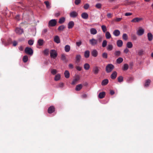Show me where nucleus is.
<instances>
[{
    "instance_id": "cd10ccee",
    "label": "nucleus",
    "mask_w": 153,
    "mask_h": 153,
    "mask_svg": "<svg viewBox=\"0 0 153 153\" xmlns=\"http://www.w3.org/2000/svg\"><path fill=\"white\" fill-rule=\"evenodd\" d=\"M90 55V52L89 51H85L84 53V56L86 58H88L89 57Z\"/></svg>"
},
{
    "instance_id": "680f3d73",
    "label": "nucleus",
    "mask_w": 153,
    "mask_h": 153,
    "mask_svg": "<svg viewBox=\"0 0 153 153\" xmlns=\"http://www.w3.org/2000/svg\"><path fill=\"white\" fill-rule=\"evenodd\" d=\"M123 52L125 53L126 54L129 52V50L128 48H126L124 50Z\"/></svg>"
},
{
    "instance_id": "e2e57ef3",
    "label": "nucleus",
    "mask_w": 153,
    "mask_h": 153,
    "mask_svg": "<svg viewBox=\"0 0 153 153\" xmlns=\"http://www.w3.org/2000/svg\"><path fill=\"white\" fill-rule=\"evenodd\" d=\"M80 0H75V3L76 5H78L80 3Z\"/></svg>"
},
{
    "instance_id": "f3484780",
    "label": "nucleus",
    "mask_w": 153,
    "mask_h": 153,
    "mask_svg": "<svg viewBox=\"0 0 153 153\" xmlns=\"http://www.w3.org/2000/svg\"><path fill=\"white\" fill-rule=\"evenodd\" d=\"M105 36L107 39H109L111 37V35L109 31H106L105 32Z\"/></svg>"
},
{
    "instance_id": "a211bd4d",
    "label": "nucleus",
    "mask_w": 153,
    "mask_h": 153,
    "mask_svg": "<svg viewBox=\"0 0 153 153\" xmlns=\"http://www.w3.org/2000/svg\"><path fill=\"white\" fill-rule=\"evenodd\" d=\"M82 18L84 19H87L88 18V15L86 13H83L81 14Z\"/></svg>"
},
{
    "instance_id": "a878e982",
    "label": "nucleus",
    "mask_w": 153,
    "mask_h": 153,
    "mask_svg": "<svg viewBox=\"0 0 153 153\" xmlns=\"http://www.w3.org/2000/svg\"><path fill=\"white\" fill-rule=\"evenodd\" d=\"M61 78L60 75L59 74H58L56 75L55 76L54 79L56 81H57L60 80Z\"/></svg>"
},
{
    "instance_id": "052dcab7",
    "label": "nucleus",
    "mask_w": 153,
    "mask_h": 153,
    "mask_svg": "<svg viewBox=\"0 0 153 153\" xmlns=\"http://www.w3.org/2000/svg\"><path fill=\"white\" fill-rule=\"evenodd\" d=\"M64 86V84L63 83L60 82L58 85V87L62 88Z\"/></svg>"
},
{
    "instance_id": "1a4fd4ad",
    "label": "nucleus",
    "mask_w": 153,
    "mask_h": 153,
    "mask_svg": "<svg viewBox=\"0 0 153 153\" xmlns=\"http://www.w3.org/2000/svg\"><path fill=\"white\" fill-rule=\"evenodd\" d=\"M143 19L142 18L136 17L131 20V22L133 23L138 22L143 20Z\"/></svg>"
},
{
    "instance_id": "7c9ffc66",
    "label": "nucleus",
    "mask_w": 153,
    "mask_h": 153,
    "mask_svg": "<svg viewBox=\"0 0 153 153\" xmlns=\"http://www.w3.org/2000/svg\"><path fill=\"white\" fill-rule=\"evenodd\" d=\"M84 69L85 70H88L90 67V65L88 63H85L84 64Z\"/></svg>"
},
{
    "instance_id": "5701e85b",
    "label": "nucleus",
    "mask_w": 153,
    "mask_h": 153,
    "mask_svg": "<svg viewBox=\"0 0 153 153\" xmlns=\"http://www.w3.org/2000/svg\"><path fill=\"white\" fill-rule=\"evenodd\" d=\"M44 43L43 40L42 39H39L37 41V44L39 46H42Z\"/></svg>"
},
{
    "instance_id": "c756f323",
    "label": "nucleus",
    "mask_w": 153,
    "mask_h": 153,
    "mask_svg": "<svg viewBox=\"0 0 153 153\" xmlns=\"http://www.w3.org/2000/svg\"><path fill=\"white\" fill-rule=\"evenodd\" d=\"M64 75L65 77L67 78H68L69 77L70 74L68 71L66 70L65 71Z\"/></svg>"
},
{
    "instance_id": "0e129e2a",
    "label": "nucleus",
    "mask_w": 153,
    "mask_h": 153,
    "mask_svg": "<svg viewBox=\"0 0 153 153\" xmlns=\"http://www.w3.org/2000/svg\"><path fill=\"white\" fill-rule=\"evenodd\" d=\"M61 59L63 60H65L66 59V57L64 54H62L61 56Z\"/></svg>"
},
{
    "instance_id": "c9c22d12",
    "label": "nucleus",
    "mask_w": 153,
    "mask_h": 153,
    "mask_svg": "<svg viewBox=\"0 0 153 153\" xmlns=\"http://www.w3.org/2000/svg\"><path fill=\"white\" fill-rule=\"evenodd\" d=\"M137 54L139 55H141L143 54L144 51L143 49L139 50L137 52Z\"/></svg>"
},
{
    "instance_id": "49530a36",
    "label": "nucleus",
    "mask_w": 153,
    "mask_h": 153,
    "mask_svg": "<svg viewBox=\"0 0 153 153\" xmlns=\"http://www.w3.org/2000/svg\"><path fill=\"white\" fill-rule=\"evenodd\" d=\"M44 3L46 5V7L48 9H49L51 7L50 4L48 1H45L44 2Z\"/></svg>"
},
{
    "instance_id": "ddd939ff",
    "label": "nucleus",
    "mask_w": 153,
    "mask_h": 153,
    "mask_svg": "<svg viewBox=\"0 0 153 153\" xmlns=\"http://www.w3.org/2000/svg\"><path fill=\"white\" fill-rule=\"evenodd\" d=\"M74 22L71 21L68 24V29H71L74 27Z\"/></svg>"
},
{
    "instance_id": "7ed1b4c3",
    "label": "nucleus",
    "mask_w": 153,
    "mask_h": 153,
    "mask_svg": "<svg viewBox=\"0 0 153 153\" xmlns=\"http://www.w3.org/2000/svg\"><path fill=\"white\" fill-rule=\"evenodd\" d=\"M114 68V65L111 64H108L106 67V71L107 73L111 72Z\"/></svg>"
},
{
    "instance_id": "4468645a",
    "label": "nucleus",
    "mask_w": 153,
    "mask_h": 153,
    "mask_svg": "<svg viewBox=\"0 0 153 153\" xmlns=\"http://www.w3.org/2000/svg\"><path fill=\"white\" fill-rule=\"evenodd\" d=\"M55 111L54 107L53 106H50L48 110L49 113L51 114L53 113Z\"/></svg>"
},
{
    "instance_id": "6ab92c4d",
    "label": "nucleus",
    "mask_w": 153,
    "mask_h": 153,
    "mask_svg": "<svg viewBox=\"0 0 153 153\" xmlns=\"http://www.w3.org/2000/svg\"><path fill=\"white\" fill-rule=\"evenodd\" d=\"M54 41L57 43H59L60 42V39L59 37L57 36H55L54 37Z\"/></svg>"
},
{
    "instance_id": "37998d69",
    "label": "nucleus",
    "mask_w": 153,
    "mask_h": 153,
    "mask_svg": "<svg viewBox=\"0 0 153 153\" xmlns=\"http://www.w3.org/2000/svg\"><path fill=\"white\" fill-rule=\"evenodd\" d=\"M107 42L106 40H104L103 41L102 46L103 48L105 47L107 44Z\"/></svg>"
},
{
    "instance_id": "4be33fe9",
    "label": "nucleus",
    "mask_w": 153,
    "mask_h": 153,
    "mask_svg": "<svg viewBox=\"0 0 153 153\" xmlns=\"http://www.w3.org/2000/svg\"><path fill=\"white\" fill-rule=\"evenodd\" d=\"M105 92H100V93H99L98 95V97L100 99H102L105 97Z\"/></svg>"
},
{
    "instance_id": "412c9836",
    "label": "nucleus",
    "mask_w": 153,
    "mask_h": 153,
    "mask_svg": "<svg viewBox=\"0 0 153 153\" xmlns=\"http://www.w3.org/2000/svg\"><path fill=\"white\" fill-rule=\"evenodd\" d=\"M117 45L119 47H121L123 45V42L121 40H119L117 41Z\"/></svg>"
},
{
    "instance_id": "dca6fc26",
    "label": "nucleus",
    "mask_w": 153,
    "mask_h": 153,
    "mask_svg": "<svg viewBox=\"0 0 153 153\" xmlns=\"http://www.w3.org/2000/svg\"><path fill=\"white\" fill-rule=\"evenodd\" d=\"M90 32L91 34L95 35L97 34V31L96 29L94 28H91L90 30Z\"/></svg>"
},
{
    "instance_id": "aec40b11",
    "label": "nucleus",
    "mask_w": 153,
    "mask_h": 153,
    "mask_svg": "<svg viewBox=\"0 0 153 153\" xmlns=\"http://www.w3.org/2000/svg\"><path fill=\"white\" fill-rule=\"evenodd\" d=\"M117 73L116 71H114L111 74V77L112 79H114L117 76Z\"/></svg>"
},
{
    "instance_id": "a18cd8bd",
    "label": "nucleus",
    "mask_w": 153,
    "mask_h": 153,
    "mask_svg": "<svg viewBox=\"0 0 153 153\" xmlns=\"http://www.w3.org/2000/svg\"><path fill=\"white\" fill-rule=\"evenodd\" d=\"M81 56L80 55H76V61L77 62H79L80 61V60L81 59Z\"/></svg>"
},
{
    "instance_id": "69168bd1",
    "label": "nucleus",
    "mask_w": 153,
    "mask_h": 153,
    "mask_svg": "<svg viewBox=\"0 0 153 153\" xmlns=\"http://www.w3.org/2000/svg\"><path fill=\"white\" fill-rule=\"evenodd\" d=\"M132 15V13H126L125 14V16H128Z\"/></svg>"
},
{
    "instance_id": "13d9d810",
    "label": "nucleus",
    "mask_w": 153,
    "mask_h": 153,
    "mask_svg": "<svg viewBox=\"0 0 153 153\" xmlns=\"http://www.w3.org/2000/svg\"><path fill=\"white\" fill-rule=\"evenodd\" d=\"M89 5L88 4H86L84 5V7L85 9H87L89 8Z\"/></svg>"
},
{
    "instance_id": "473e14b6",
    "label": "nucleus",
    "mask_w": 153,
    "mask_h": 153,
    "mask_svg": "<svg viewBox=\"0 0 153 153\" xmlns=\"http://www.w3.org/2000/svg\"><path fill=\"white\" fill-rule=\"evenodd\" d=\"M128 65L127 64H125L124 65L123 67L122 68V69L123 71H126L128 70Z\"/></svg>"
},
{
    "instance_id": "6e6552de",
    "label": "nucleus",
    "mask_w": 153,
    "mask_h": 153,
    "mask_svg": "<svg viewBox=\"0 0 153 153\" xmlns=\"http://www.w3.org/2000/svg\"><path fill=\"white\" fill-rule=\"evenodd\" d=\"M15 31L17 34L19 35L22 34L23 32V30L20 28L19 27L16 28L15 30Z\"/></svg>"
},
{
    "instance_id": "f8f14e48",
    "label": "nucleus",
    "mask_w": 153,
    "mask_h": 153,
    "mask_svg": "<svg viewBox=\"0 0 153 153\" xmlns=\"http://www.w3.org/2000/svg\"><path fill=\"white\" fill-rule=\"evenodd\" d=\"M120 33V31L118 30H115L113 32V34L115 36H119Z\"/></svg>"
},
{
    "instance_id": "39448f33",
    "label": "nucleus",
    "mask_w": 153,
    "mask_h": 153,
    "mask_svg": "<svg viewBox=\"0 0 153 153\" xmlns=\"http://www.w3.org/2000/svg\"><path fill=\"white\" fill-rule=\"evenodd\" d=\"M56 23L57 22L56 19H51L48 22V26L50 27H54L56 25Z\"/></svg>"
},
{
    "instance_id": "de8ad7c7",
    "label": "nucleus",
    "mask_w": 153,
    "mask_h": 153,
    "mask_svg": "<svg viewBox=\"0 0 153 153\" xmlns=\"http://www.w3.org/2000/svg\"><path fill=\"white\" fill-rule=\"evenodd\" d=\"M34 41L33 40L30 39L28 41V44L30 45H32L34 43Z\"/></svg>"
},
{
    "instance_id": "8fccbe9b",
    "label": "nucleus",
    "mask_w": 153,
    "mask_h": 153,
    "mask_svg": "<svg viewBox=\"0 0 153 153\" xmlns=\"http://www.w3.org/2000/svg\"><path fill=\"white\" fill-rule=\"evenodd\" d=\"M102 57L105 59H107L108 57V54L106 53H103L102 54Z\"/></svg>"
},
{
    "instance_id": "5fc2aeb1",
    "label": "nucleus",
    "mask_w": 153,
    "mask_h": 153,
    "mask_svg": "<svg viewBox=\"0 0 153 153\" xmlns=\"http://www.w3.org/2000/svg\"><path fill=\"white\" fill-rule=\"evenodd\" d=\"M107 16L108 18H111L113 16V14L111 13H108L107 14Z\"/></svg>"
},
{
    "instance_id": "f704fd0d",
    "label": "nucleus",
    "mask_w": 153,
    "mask_h": 153,
    "mask_svg": "<svg viewBox=\"0 0 153 153\" xmlns=\"http://www.w3.org/2000/svg\"><path fill=\"white\" fill-rule=\"evenodd\" d=\"M107 50L111 51L113 49V47L111 45H108L106 47Z\"/></svg>"
},
{
    "instance_id": "72a5a7b5",
    "label": "nucleus",
    "mask_w": 153,
    "mask_h": 153,
    "mask_svg": "<svg viewBox=\"0 0 153 153\" xmlns=\"http://www.w3.org/2000/svg\"><path fill=\"white\" fill-rule=\"evenodd\" d=\"M123 61V59L122 58L119 57L117 59L116 61L117 63L120 64Z\"/></svg>"
},
{
    "instance_id": "b1692460",
    "label": "nucleus",
    "mask_w": 153,
    "mask_h": 153,
    "mask_svg": "<svg viewBox=\"0 0 153 153\" xmlns=\"http://www.w3.org/2000/svg\"><path fill=\"white\" fill-rule=\"evenodd\" d=\"M82 85L81 84H79L76 86L75 90L76 91H79L82 88Z\"/></svg>"
},
{
    "instance_id": "9b49d317",
    "label": "nucleus",
    "mask_w": 153,
    "mask_h": 153,
    "mask_svg": "<svg viewBox=\"0 0 153 153\" xmlns=\"http://www.w3.org/2000/svg\"><path fill=\"white\" fill-rule=\"evenodd\" d=\"M78 15V13L76 11H73L70 13V16L71 17L75 18Z\"/></svg>"
},
{
    "instance_id": "c03bdc74",
    "label": "nucleus",
    "mask_w": 153,
    "mask_h": 153,
    "mask_svg": "<svg viewBox=\"0 0 153 153\" xmlns=\"http://www.w3.org/2000/svg\"><path fill=\"white\" fill-rule=\"evenodd\" d=\"M28 60V56L26 55L24 56L23 58V61L24 62H26Z\"/></svg>"
},
{
    "instance_id": "09e8293b",
    "label": "nucleus",
    "mask_w": 153,
    "mask_h": 153,
    "mask_svg": "<svg viewBox=\"0 0 153 153\" xmlns=\"http://www.w3.org/2000/svg\"><path fill=\"white\" fill-rule=\"evenodd\" d=\"M118 81L121 82L123 81V78L122 76H120L118 78Z\"/></svg>"
},
{
    "instance_id": "79ce46f5",
    "label": "nucleus",
    "mask_w": 153,
    "mask_h": 153,
    "mask_svg": "<svg viewBox=\"0 0 153 153\" xmlns=\"http://www.w3.org/2000/svg\"><path fill=\"white\" fill-rule=\"evenodd\" d=\"M122 19V17H121V18L116 17L113 19V21L114 22H119V21H121Z\"/></svg>"
},
{
    "instance_id": "393cba45",
    "label": "nucleus",
    "mask_w": 153,
    "mask_h": 153,
    "mask_svg": "<svg viewBox=\"0 0 153 153\" xmlns=\"http://www.w3.org/2000/svg\"><path fill=\"white\" fill-rule=\"evenodd\" d=\"M126 46L128 48H131L133 47V44L131 42H128L126 44Z\"/></svg>"
},
{
    "instance_id": "2f4dec72",
    "label": "nucleus",
    "mask_w": 153,
    "mask_h": 153,
    "mask_svg": "<svg viewBox=\"0 0 153 153\" xmlns=\"http://www.w3.org/2000/svg\"><path fill=\"white\" fill-rule=\"evenodd\" d=\"M70 50V46L69 45H66L65 47V52H68Z\"/></svg>"
},
{
    "instance_id": "603ef678",
    "label": "nucleus",
    "mask_w": 153,
    "mask_h": 153,
    "mask_svg": "<svg viewBox=\"0 0 153 153\" xmlns=\"http://www.w3.org/2000/svg\"><path fill=\"white\" fill-rule=\"evenodd\" d=\"M120 51H116L114 53V55L117 56H119L120 54Z\"/></svg>"
},
{
    "instance_id": "423d86ee",
    "label": "nucleus",
    "mask_w": 153,
    "mask_h": 153,
    "mask_svg": "<svg viewBox=\"0 0 153 153\" xmlns=\"http://www.w3.org/2000/svg\"><path fill=\"white\" fill-rule=\"evenodd\" d=\"M144 29L142 27H140L137 31V34L138 35L141 36L144 34Z\"/></svg>"
},
{
    "instance_id": "0eeeda50",
    "label": "nucleus",
    "mask_w": 153,
    "mask_h": 153,
    "mask_svg": "<svg viewBox=\"0 0 153 153\" xmlns=\"http://www.w3.org/2000/svg\"><path fill=\"white\" fill-rule=\"evenodd\" d=\"M100 68L97 66H95L93 67V71L94 74H97L100 71Z\"/></svg>"
},
{
    "instance_id": "4d7b16f0",
    "label": "nucleus",
    "mask_w": 153,
    "mask_h": 153,
    "mask_svg": "<svg viewBox=\"0 0 153 153\" xmlns=\"http://www.w3.org/2000/svg\"><path fill=\"white\" fill-rule=\"evenodd\" d=\"M49 50L48 49H46L44 51V54L45 55H47L48 54Z\"/></svg>"
},
{
    "instance_id": "bf43d9fd",
    "label": "nucleus",
    "mask_w": 153,
    "mask_h": 153,
    "mask_svg": "<svg viewBox=\"0 0 153 153\" xmlns=\"http://www.w3.org/2000/svg\"><path fill=\"white\" fill-rule=\"evenodd\" d=\"M82 44V42L81 41H79L78 42H77L76 43V45L79 47Z\"/></svg>"
},
{
    "instance_id": "774afa93",
    "label": "nucleus",
    "mask_w": 153,
    "mask_h": 153,
    "mask_svg": "<svg viewBox=\"0 0 153 153\" xmlns=\"http://www.w3.org/2000/svg\"><path fill=\"white\" fill-rule=\"evenodd\" d=\"M17 44V42L16 41H14L13 42V45L14 46H16Z\"/></svg>"
},
{
    "instance_id": "58836bf2",
    "label": "nucleus",
    "mask_w": 153,
    "mask_h": 153,
    "mask_svg": "<svg viewBox=\"0 0 153 153\" xmlns=\"http://www.w3.org/2000/svg\"><path fill=\"white\" fill-rule=\"evenodd\" d=\"M51 72L53 75H54L57 73V71L56 69H51Z\"/></svg>"
},
{
    "instance_id": "3c124183",
    "label": "nucleus",
    "mask_w": 153,
    "mask_h": 153,
    "mask_svg": "<svg viewBox=\"0 0 153 153\" xmlns=\"http://www.w3.org/2000/svg\"><path fill=\"white\" fill-rule=\"evenodd\" d=\"M96 7L98 9L102 7V4H101L98 3L96 4Z\"/></svg>"
},
{
    "instance_id": "338daca9",
    "label": "nucleus",
    "mask_w": 153,
    "mask_h": 153,
    "mask_svg": "<svg viewBox=\"0 0 153 153\" xmlns=\"http://www.w3.org/2000/svg\"><path fill=\"white\" fill-rule=\"evenodd\" d=\"M76 69L77 70L80 71L81 70L82 68L80 66H77L76 67Z\"/></svg>"
},
{
    "instance_id": "20e7f679",
    "label": "nucleus",
    "mask_w": 153,
    "mask_h": 153,
    "mask_svg": "<svg viewBox=\"0 0 153 153\" xmlns=\"http://www.w3.org/2000/svg\"><path fill=\"white\" fill-rule=\"evenodd\" d=\"M25 53L30 55H32L33 53V50L30 48L26 47L25 50Z\"/></svg>"
},
{
    "instance_id": "ea45409f",
    "label": "nucleus",
    "mask_w": 153,
    "mask_h": 153,
    "mask_svg": "<svg viewBox=\"0 0 153 153\" xmlns=\"http://www.w3.org/2000/svg\"><path fill=\"white\" fill-rule=\"evenodd\" d=\"M123 39L125 40H126L128 39V36L126 33H123L122 36Z\"/></svg>"
},
{
    "instance_id": "bb28decb",
    "label": "nucleus",
    "mask_w": 153,
    "mask_h": 153,
    "mask_svg": "<svg viewBox=\"0 0 153 153\" xmlns=\"http://www.w3.org/2000/svg\"><path fill=\"white\" fill-rule=\"evenodd\" d=\"M108 80L107 79H105L102 81L101 84L102 85H105L108 83Z\"/></svg>"
},
{
    "instance_id": "a19ab883",
    "label": "nucleus",
    "mask_w": 153,
    "mask_h": 153,
    "mask_svg": "<svg viewBox=\"0 0 153 153\" xmlns=\"http://www.w3.org/2000/svg\"><path fill=\"white\" fill-rule=\"evenodd\" d=\"M65 28V27L64 25H62L59 26L58 28V30L60 31H62Z\"/></svg>"
},
{
    "instance_id": "f257e3e1",
    "label": "nucleus",
    "mask_w": 153,
    "mask_h": 153,
    "mask_svg": "<svg viewBox=\"0 0 153 153\" xmlns=\"http://www.w3.org/2000/svg\"><path fill=\"white\" fill-rule=\"evenodd\" d=\"M102 38L101 36H99L97 39L92 38L89 40L90 44L92 46L97 45L98 43H100L102 40Z\"/></svg>"
},
{
    "instance_id": "f03ea898",
    "label": "nucleus",
    "mask_w": 153,
    "mask_h": 153,
    "mask_svg": "<svg viewBox=\"0 0 153 153\" xmlns=\"http://www.w3.org/2000/svg\"><path fill=\"white\" fill-rule=\"evenodd\" d=\"M50 56L51 58L55 59L57 56V53L56 50H51L50 51Z\"/></svg>"
},
{
    "instance_id": "2eb2a0df",
    "label": "nucleus",
    "mask_w": 153,
    "mask_h": 153,
    "mask_svg": "<svg viewBox=\"0 0 153 153\" xmlns=\"http://www.w3.org/2000/svg\"><path fill=\"white\" fill-rule=\"evenodd\" d=\"M147 36L148 39L149 41H151L153 39V36L151 33H148Z\"/></svg>"
},
{
    "instance_id": "4c0bfd02",
    "label": "nucleus",
    "mask_w": 153,
    "mask_h": 153,
    "mask_svg": "<svg viewBox=\"0 0 153 153\" xmlns=\"http://www.w3.org/2000/svg\"><path fill=\"white\" fill-rule=\"evenodd\" d=\"M65 20V18L64 17H62L59 19V22L60 24H62L64 22Z\"/></svg>"
},
{
    "instance_id": "864d4df0",
    "label": "nucleus",
    "mask_w": 153,
    "mask_h": 153,
    "mask_svg": "<svg viewBox=\"0 0 153 153\" xmlns=\"http://www.w3.org/2000/svg\"><path fill=\"white\" fill-rule=\"evenodd\" d=\"M133 78L129 77L127 79V81L128 83H130L133 80Z\"/></svg>"
},
{
    "instance_id": "c85d7f7f",
    "label": "nucleus",
    "mask_w": 153,
    "mask_h": 153,
    "mask_svg": "<svg viewBox=\"0 0 153 153\" xmlns=\"http://www.w3.org/2000/svg\"><path fill=\"white\" fill-rule=\"evenodd\" d=\"M151 81L149 79L147 80L145 83L144 86L146 87H148L150 84Z\"/></svg>"
},
{
    "instance_id": "9d476101",
    "label": "nucleus",
    "mask_w": 153,
    "mask_h": 153,
    "mask_svg": "<svg viewBox=\"0 0 153 153\" xmlns=\"http://www.w3.org/2000/svg\"><path fill=\"white\" fill-rule=\"evenodd\" d=\"M91 54L94 57H97L98 54L97 51L96 49H93L91 52Z\"/></svg>"
},
{
    "instance_id": "e433bc0d",
    "label": "nucleus",
    "mask_w": 153,
    "mask_h": 153,
    "mask_svg": "<svg viewBox=\"0 0 153 153\" xmlns=\"http://www.w3.org/2000/svg\"><path fill=\"white\" fill-rule=\"evenodd\" d=\"M101 28L102 31L104 33H105L107 30L106 27L105 25H102L101 26Z\"/></svg>"
},
{
    "instance_id": "6e6d98bb",
    "label": "nucleus",
    "mask_w": 153,
    "mask_h": 153,
    "mask_svg": "<svg viewBox=\"0 0 153 153\" xmlns=\"http://www.w3.org/2000/svg\"><path fill=\"white\" fill-rule=\"evenodd\" d=\"M78 80V79H77L76 78L74 79L72 81L71 84L73 85L76 84Z\"/></svg>"
}]
</instances>
